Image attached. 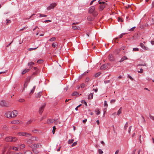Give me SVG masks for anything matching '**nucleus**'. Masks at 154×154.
<instances>
[{"label":"nucleus","mask_w":154,"mask_h":154,"mask_svg":"<svg viewBox=\"0 0 154 154\" xmlns=\"http://www.w3.org/2000/svg\"><path fill=\"white\" fill-rule=\"evenodd\" d=\"M85 86V84L84 83H82L81 85V87L82 88H84Z\"/></svg>","instance_id":"obj_50"},{"label":"nucleus","mask_w":154,"mask_h":154,"mask_svg":"<svg viewBox=\"0 0 154 154\" xmlns=\"http://www.w3.org/2000/svg\"><path fill=\"white\" fill-rule=\"evenodd\" d=\"M42 95V92H38L37 94L36 95V97H40Z\"/></svg>","instance_id":"obj_26"},{"label":"nucleus","mask_w":154,"mask_h":154,"mask_svg":"<svg viewBox=\"0 0 154 154\" xmlns=\"http://www.w3.org/2000/svg\"><path fill=\"white\" fill-rule=\"evenodd\" d=\"M99 3L100 4H101L99 8V10L100 11H102L105 7V5H104L105 2H100Z\"/></svg>","instance_id":"obj_5"},{"label":"nucleus","mask_w":154,"mask_h":154,"mask_svg":"<svg viewBox=\"0 0 154 154\" xmlns=\"http://www.w3.org/2000/svg\"><path fill=\"white\" fill-rule=\"evenodd\" d=\"M34 64H34V63L33 62H29L28 63V65L29 66H31V65H34Z\"/></svg>","instance_id":"obj_37"},{"label":"nucleus","mask_w":154,"mask_h":154,"mask_svg":"<svg viewBox=\"0 0 154 154\" xmlns=\"http://www.w3.org/2000/svg\"><path fill=\"white\" fill-rule=\"evenodd\" d=\"M127 59H128L127 57L125 56H124L119 61V62H122L124 60H127Z\"/></svg>","instance_id":"obj_16"},{"label":"nucleus","mask_w":154,"mask_h":154,"mask_svg":"<svg viewBox=\"0 0 154 154\" xmlns=\"http://www.w3.org/2000/svg\"><path fill=\"white\" fill-rule=\"evenodd\" d=\"M115 101V100L114 99H112L110 100V103H112L114 102Z\"/></svg>","instance_id":"obj_62"},{"label":"nucleus","mask_w":154,"mask_h":154,"mask_svg":"<svg viewBox=\"0 0 154 154\" xmlns=\"http://www.w3.org/2000/svg\"><path fill=\"white\" fill-rule=\"evenodd\" d=\"M32 122V120L31 119L29 120V121H28L27 122V124H30Z\"/></svg>","instance_id":"obj_58"},{"label":"nucleus","mask_w":154,"mask_h":154,"mask_svg":"<svg viewBox=\"0 0 154 154\" xmlns=\"http://www.w3.org/2000/svg\"><path fill=\"white\" fill-rule=\"evenodd\" d=\"M37 48H38V47H37L34 48H30L28 50L29 51H32V50H34L36 49Z\"/></svg>","instance_id":"obj_41"},{"label":"nucleus","mask_w":154,"mask_h":154,"mask_svg":"<svg viewBox=\"0 0 154 154\" xmlns=\"http://www.w3.org/2000/svg\"><path fill=\"white\" fill-rule=\"evenodd\" d=\"M118 21L119 22H122L123 21L120 18H119L118 20Z\"/></svg>","instance_id":"obj_60"},{"label":"nucleus","mask_w":154,"mask_h":154,"mask_svg":"<svg viewBox=\"0 0 154 154\" xmlns=\"http://www.w3.org/2000/svg\"><path fill=\"white\" fill-rule=\"evenodd\" d=\"M133 51H138L139 49L137 48H133Z\"/></svg>","instance_id":"obj_48"},{"label":"nucleus","mask_w":154,"mask_h":154,"mask_svg":"<svg viewBox=\"0 0 154 154\" xmlns=\"http://www.w3.org/2000/svg\"><path fill=\"white\" fill-rule=\"evenodd\" d=\"M96 113L97 115H98L100 113V112L99 111V110H98L96 111Z\"/></svg>","instance_id":"obj_53"},{"label":"nucleus","mask_w":154,"mask_h":154,"mask_svg":"<svg viewBox=\"0 0 154 154\" xmlns=\"http://www.w3.org/2000/svg\"><path fill=\"white\" fill-rule=\"evenodd\" d=\"M18 146L20 149H22L25 147V145L24 144H18Z\"/></svg>","instance_id":"obj_10"},{"label":"nucleus","mask_w":154,"mask_h":154,"mask_svg":"<svg viewBox=\"0 0 154 154\" xmlns=\"http://www.w3.org/2000/svg\"><path fill=\"white\" fill-rule=\"evenodd\" d=\"M109 80H105L104 81V82L105 84H107L109 83Z\"/></svg>","instance_id":"obj_59"},{"label":"nucleus","mask_w":154,"mask_h":154,"mask_svg":"<svg viewBox=\"0 0 154 154\" xmlns=\"http://www.w3.org/2000/svg\"><path fill=\"white\" fill-rule=\"evenodd\" d=\"M47 16V15H46L43 14H40V17H46Z\"/></svg>","instance_id":"obj_51"},{"label":"nucleus","mask_w":154,"mask_h":154,"mask_svg":"<svg viewBox=\"0 0 154 154\" xmlns=\"http://www.w3.org/2000/svg\"><path fill=\"white\" fill-rule=\"evenodd\" d=\"M56 6V4L53 3L50 4V5L48 7L47 9L48 10H50L54 8Z\"/></svg>","instance_id":"obj_8"},{"label":"nucleus","mask_w":154,"mask_h":154,"mask_svg":"<svg viewBox=\"0 0 154 154\" xmlns=\"http://www.w3.org/2000/svg\"><path fill=\"white\" fill-rule=\"evenodd\" d=\"M24 136L28 137L31 136V134L27 133L24 132Z\"/></svg>","instance_id":"obj_19"},{"label":"nucleus","mask_w":154,"mask_h":154,"mask_svg":"<svg viewBox=\"0 0 154 154\" xmlns=\"http://www.w3.org/2000/svg\"><path fill=\"white\" fill-rule=\"evenodd\" d=\"M93 93H91L88 96V99H91L93 98Z\"/></svg>","instance_id":"obj_17"},{"label":"nucleus","mask_w":154,"mask_h":154,"mask_svg":"<svg viewBox=\"0 0 154 154\" xmlns=\"http://www.w3.org/2000/svg\"><path fill=\"white\" fill-rule=\"evenodd\" d=\"M5 116L6 117L9 118L13 117L12 112L10 111H8L6 112L5 114Z\"/></svg>","instance_id":"obj_7"},{"label":"nucleus","mask_w":154,"mask_h":154,"mask_svg":"<svg viewBox=\"0 0 154 154\" xmlns=\"http://www.w3.org/2000/svg\"><path fill=\"white\" fill-rule=\"evenodd\" d=\"M6 21H7V22H6L7 24L11 22L10 20H8V19H6Z\"/></svg>","instance_id":"obj_56"},{"label":"nucleus","mask_w":154,"mask_h":154,"mask_svg":"<svg viewBox=\"0 0 154 154\" xmlns=\"http://www.w3.org/2000/svg\"><path fill=\"white\" fill-rule=\"evenodd\" d=\"M87 20L89 21H92L94 19V18H93L91 17L90 16H88V17H87Z\"/></svg>","instance_id":"obj_31"},{"label":"nucleus","mask_w":154,"mask_h":154,"mask_svg":"<svg viewBox=\"0 0 154 154\" xmlns=\"http://www.w3.org/2000/svg\"><path fill=\"white\" fill-rule=\"evenodd\" d=\"M54 120L53 119H48L47 121V123L48 124H50L53 123L54 122Z\"/></svg>","instance_id":"obj_14"},{"label":"nucleus","mask_w":154,"mask_h":154,"mask_svg":"<svg viewBox=\"0 0 154 154\" xmlns=\"http://www.w3.org/2000/svg\"><path fill=\"white\" fill-rule=\"evenodd\" d=\"M46 105V104L45 103H43V104H42L41 107H40L39 110V112L40 114H41L42 113V112L43 111L44 108L45 106Z\"/></svg>","instance_id":"obj_6"},{"label":"nucleus","mask_w":154,"mask_h":154,"mask_svg":"<svg viewBox=\"0 0 154 154\" xmlns=\"http://www.w3.org/2000/svg\"><path fill=\"white\" fill-rule=\"evenodd\" d=\"M73 139L69 140L68 141V143L69 144H70L72 143L74 141Z\"/></svg>","instance_id":"obj_35"},{"label":"nucleus","mask_w":154,"mask_h":154,"mask_svg":"<svg viewBox=\"0 0 154 154\" xmlns=\"http://www.w3.org/2000/svg\"><path fill=\"white\" fill-rule=\"evenodd\" d=\"M29 69H24L23 72H22V74H23L26 73V72L29 71Z\"/></svg>","instance_id":"obj_21"},{"label":"nucleus","mask_w":154,"mask_h":154,"mask_svg":"<svg viewBox=\"0 0 154 154\" xmlns=\"http://www.w3.org/2000/svg\"><path fill=\"white\" fill-rule=\"evenodd\" d=\"M4 135V134L3 133H2V134H0V138H1Z\"/></svg>","instance_id":"obj_63"},{"label":"nucleus","mask_w":154,"mask_h":154,"mask_svg":"<svg viewBox=\"0 0 154 154\" xmlns=\"http://www.w3.org/2000/svg\"><path fill=\"white\" fill-rule=\"evenodd\" d=\"M141 118H142V122H145V120L144 117L142 116Z\"/></svg>","instance_id":"obj_49"},{"label":"nucleus","mask_w":154,"mask_h":154,"mask_svg":"<svg viewBox=\"0 0 154 154\" xmlns=\"http://www.w3.org/2000/svg\"><path fill=\"white\" fill-rule=\"evenodd\" d=\"M43 61V60H39L37 61V63H42Z\"/></svg>","instance_id":"obj_36"},{"label":"nucleus","mask_w":154,"mask_h":154,"mask_svg":"<svg viewBox=\"0 0 154 154\" xmlns=\"http://www.w3.org/2000/svg\"><path fill=\"white\" fill-rule=\"evenodd\" d=\"M24 154H32V153L31 151L28 150L25 152Z\"/></svg>","instance_id":"obj_22"},{"label":"nucleus","mask_w":154,"mask_h":154,"mask_svg":"<svg viewBox=\"0 0 154 154\" xmlns=\"http://www.w3.org/2000/svg\"><path fill=\"white\" fill-rule=\"evenodd\" d=\"M19 123V121L18 120H14L11 122V123L14 124H18Z\"/></svg>","instance_id":"obj_18"},{"label":"nucleus","mask_w":154,"mask_h":154,"mask_svg":"<svg viewBox=\"0 0 154 154\" xmlns=\"http://www.w3.org/2000/svg\"><path fill=\"white\" fill-rule=\"evenodd\" d=\"M33 142V141L32 140L31 137L30 139H29L27 141V143L28 144H30L32 143Z\"/></svg>","instance_id":"obj_12"},{"label":"nucleus","mask_w":154,"mask_h":154,"mask_svg":"<svg viewBox=\"0 0 154 154\" xmlns=\"http://www.w3.org/2000/svg\"><path fill=\"white\" fill-rule=\"evenodd\" d=\"M95 7L94 6H91L89 10V12L90 13L92 14L94 16H96L98 15L97 12L95 10Z\"/></svg>","instance_id":"obj_1"},{"label":"nucleus","mask_w":154,"mask_h":154,"mask_svg":"<svg viewBox=\"0 0 154 154\" xmlns=\"http://www.w3.org/2000/svg\"><path fill=\"white\" fill-rule=\"evenodd\" d=\"M3 129H5L6 130H7V128L6 125H4L2 127Z\"/></svg>","instance_id":"obj_44"},{"label":"nucleus","mask_w":154,"mask_h":154,"mask_svg":"<svg viewBox=\"0 0 154 154\" xmlns=\"http://www.w3.org/2000/svg\"><path fill=\"white\" fill-rule=\"evenodd\" d=\"M152 23L154 24V16L153 15L152 17Z\"/></svg>","instance_id":"obj_46"},{"label":"nucleus","mask_w":154,"mask_h":154,"mask_svg":"<svg viewBox=\"0 0 154 154\" xmlns=\"http://www.w3.org/2000/svg\"><path fill=\"white\" fill-rule=\"evenodd\" d=\"M36 149H32V151H33V152L35 154H37L38 153V152Z\"/></svg>","instance_id":"obj_27"},{"label":"nucleus","mask_w":154,"mask_h":154,"mask_svg":"<svg viewBox=\"0 0 154 154\" xmlns=\"http://www.w3.org/2000/svg\"><path fill=\"white\" fill-rule=\"evenodd\" d=\"M143 71V70L142 69H140V71H138L137 72L138 73H142Z\"/></svg>","instance_id":"obj_47"},{"label":"nucleus","mask_w":154,"mask_h":154,"mask_svg":"<svg viewBox=\"0 0 154 154\" xmlns=\"http://www.w3.org/2000/svg\"><path fill=\"white\" fill-rule=\"evenodd\" d=\"M108 68L107 65L105 64H103L100 67V69L102 70H104Z\"/></svg>","instance_id":"obj_11"},{"label":"nucleus","mask_w":154,"mask_h":154,"mask_svg":"<svg viewBox=\"0 0 154 154\" xmlns=\"http://www.w3.org/2000/svg\"><path fill=\"white\" fill-rule=\"evenodd\" d=\"M109 58L110 61L113 60V56L112 54H109Z\"/></svg>","instance_id":"obj_25"},{"label":"nucleus","mask_w":154,"mask_h":154,"mask_svg":"<svg viewBox=\"0 0 154 154\" xmlns=\"http://www.w3.org/2000/svg\"><path fill=\"white\" fill-rule=\"evenodd\" d=\"M104 106L106 107H107L108 106V105L107 103V102L106 101H104Z\"/></svg>","instance_id":"obj_52"},{"label":"nucleus","mask_w":154,"mask_h":154,"mask_svg":"<svg viewBox=\"0 0 154 154\" xmlns=\"http://www.w3.org/2000/svg\"><path fill=\"white\" fill-rule=\"evenodd\" d=\"M149 116H150V117L151 118V119L153 120H154V116H152L151 115H150Z\"/></svg>","instance_id":"obj_61"},{"label":"nucleus","mask_w":154,"mask_h":154,"mask_svg":"<svg viewBox=\"0 0 154 154\" xmlns=\"http://www.w3.org/2000/svg\"><path fill=\"white\" fill-rule=\"evenodd\" d=\"M53 129L52 130V133L53 134H54L55 132V130L56 129V127L55 126H54L53 127Z\"/></svg>","instance_id":"obj_38"},{"label":"nucleus","mask_w":154,"mask_h":154,"mask_svg":"<svg viewBox=\"0 0 154 154\" xmlns=\"http://www.w3.org/2000/svg\"><path fill=\"white\" fill-rule=\"evenodd\" d=\"M81 104H80L79 105H78V106H77L75 108V109L77 111L78 110V108H79V107L81 106Z\"/></svg>","instance_id":"obj_55"},{"label":"nucleus","mask_w":154,"mask_h":154,"mask_svg":"<svg viewBox=\"0 0 154 154\" xmlns=\"http://www.w3.org/2000/svg\"><path fill=\"white\" fill-rule=\"evenodd\" d=\"M72 28L73 29H79L80 27L78 26H73L72 27Z\"/></svg>","instance_id":"obj_24"},{"label":"nucleus","mask_w":154,"mask_h":154,"mask_svg":"<svg viewBox=\"0 0 154 154\" xmlns=\"http://www.w3.org/2000/svg\"><path fill=\"white\" fill-rule=\"evenodd\" d=\"M24 101V100L23 99H19V101L20 102H23Z\"/></svg>","instance_id":"obj_54"},{"label":"nucleus","mask_w":154,"mask_h":154,"mask_svg":"<svg viewBox=\"0 0 154 154\" xmlns=\"http://www.w3.org/2000/svg\"><path fill=\"white\" fill-rule=\"evenodd\" d=\"M42 145L40 143H37L35 144H33L30 147L33 149H39L42 147Z\"/></svg>","instance_id":"obj_3"},{"label":"nucleus","mask_w":154,"mask_h":154,"mask_svg":"<svg viewBox=\"0 0 154 154\" xmlns=\"http://www.w3.org/2000/svg\"><path fill=\"white\" fill-rule=\"evenodd\" d=\"M122 113V111L120 110H119L117 112V114L118 115H119L120 114Z\"/></svg>","instance_id":"obj_45"},{"label":"nucleus","mask_w":154,"mask_h":154,"mask_svg":"<svg viewBox=\"0 0 154 154\" xmlns=\"http://www.w3.org/2000/svg\"><path fill=\"white\" fill-rule=\"evenodd\" d=\"M0 105L2 106L8 107L9 105L8 103L5 100H2L0 103Z\"/></svg>","instance_id":"obj_4"},{"label":"nucleus","mask_w":154,"mask_h":154,"mask_svg":"<svg viewBox=\"0 0 154 154\" xmlns=\"http://www.w3.org/2000/svg\"><path fill=\"white\" fill-rule=\"evenodd\" d=\"M57 45V43L56 42L53 43L52 44V47L53 48L56 47Z\"/></svg>","instance_id":"obj_33"},{"label":"nucleus","mask_w":154,"mask_h":154,"mask_svg":"<svg viewBox=\"0 0 154 154\" xmlns=\"http://www.w3.org/2000/svg\"><path fill=\"white\" fill-rule=\"evenodd\" d=\"M29 82V80H27L26 81V82H25V83L24 84V88H23V90H24L25 88H26Z\"/></svg>","instance_id":"obj_15"},{"label":"nucleus","mask_w":154,"mask_h":154,"mask_svg":"<svg viewBox=\"0 0 154 154\" xmlns=\"http://www.w3.org/2000/svg\"><path fill=\"white\" fill-rule=\"evenodd\" d=\"M98 152L99 154H102L103 153V151L100 149H98Z\"/></svg>","instance_id":"obj_39"},{"label":"nucleus","mask_w":154,"mask_h":154,"mask_svg":"<svg viewBox=\"0 0 154 154\" xmlns=\"http://www.w3.org/2000/svg\"><path fill=\"white\" fill-rule=\"evenodd\" d=\"M24 132H22L18 133L17 134L18 135L21 136H24Z\"/></svg>","instance_id":"obj_23"},{"label":"nucleus","mask_w":154,"mask_h":154,"mask_svg":"<svg viewBox=\"0 0 154 154\" xmlns=\"http://www.w3.org/2000/svg\"><path fill=\"white\" fill-rule=\"evenodd\" d=\"M33 141H37L38 140V138L36 137H31Z\"/></svg>","instance_id":"obj_28"},{"label":"nucleus","mask_w":154,"mask_h":154,"mask_svg":"<svg viewBox=\"0 0 154 154\" xmlns=\"http://www.w3.org/2000/svg\"><path fill=\"white\" fill-rule=\"evenodd\" d=\"M78 94L79 93L75 91L73 93H72V96H75Z\"/></svg>","instance_id":"obj_32"},{"label":"nucleus","mask_w":154,"mask_h":154,"mask_svg":"<svg viewBox=\"0 0 154 154\" xmlns=\"http://www.w3.org/2000/svg\"><path fill=\"white\" fill-rule=\"evenodd\" d=\"M140 46L144 50H148L149 49L148 48L146 47L142 43H140Z\"/></svg>","instance_id":"obj_9"},{"label":"nucleus","mask_w":154,"mask_h":154,"mask_svg":"<svg viewBox=\"0 0 154 154\" xmlns=\"http://www.w3.org/2000/svg\"><path fill=\"white\" fill-rule=\"evenodd\" d=\"M13 117H16L17 114V112L16 110H14L12 112Z\"/></svg>","instance_id":"obj_13"},{"label":"nucleus","mask_w":154,"mask_h":154,"mask_svg":"<svg viewBox=\"0 0 154 154\" xmlns=\"http://www.w3.org/2000/svg\"><path fill=\"white\" fill-rule=\"evenodd\" d=\"M35 87H36L35 86H33V88L31 90V91H30V94H32L34 92V91L35 90Z\"/></svg>","instance_id":"obj_20"},{"label":"nucleus","mask_w":154,"mask_h":154,"mask_svg":"<svg viewBox=\"0 0 154 154\" xmlns=\"http://www.w3.org/2000/svg\"><path fill=\"white\" fill-rule=\"evenodd\" d=\"M100 73H96L95 75V76L96 77H97L100 75Z\"/></svg>","instance_id":"obj_42"},{"label":"nucleus","mask_w":154,"mask_h":154,"mask_svg":"<svg viewBox=\"0 0 154 154\" xmlns=\"http://www.w3.org/2000/svg\"><path fill=\"white\" fill-rule=\"evenodd\" d=\"M120 51V50L117 49L115 51H114V53L116 54H117L119 53Z\"/></svg>","instance_id":"obj_30"},{"label":"nucleus","mask_w":154,"mask_h":154,"mask_svg":"<svg viewBox=\"0 0 154 154\" xmlns=\"http://www.w3.org/2000/svg\"><path fill=\"white\" fill-rule=\"evenodd\" d=\"M12 149L14 150L17 151L18 150V148L16 147H13Z\"/></svg>","instance_id":"obj_43"},{"label":"nucleus","mask_w":154,"mask_h":154,"mask_svg":"<svg viewBox=\"0 0 154 154\" xmlns=\"http://www.w3.org/2000/svg\"><path fill=\"white\" fill-rule=\"evenodd\" d=\"M128 122H127L126 124H125L124 126V129L125 130H126L127 128L128 127Z\"/></svg>","instance_id":"obj_34"},{"label":"nucleus","mask_w":154,"mask_h":154,"mask_svg":"<svg viewBox=\"0 0 154 154\" xmlns=\"http://www.w3.org/2000/svg\"><path fill=\"white\" fill-rule=\"evenodd\" d=\"M119 152V150H117L115 152V154H118Z\"/></svg>","instance_id":"obj_64"},{"label":"nucleus","mask_w":154,"mask_h":154,"mask_svg":"<svg viewBox=\"0 0 154 154\" xmlns=\"http://www.w3.org/2000/svg\"><path fill=\"white\" fill-rule=\"evenodd\" d=\"M82 103H84L85 105L86 106L87 105V103L84 100H83L82 101Z\"/></svg>","instance_id":"obj_57"},{"label":"nucleus","mask_w":154,"mask_h":154,"mask_svg":"<svg viewBox=\"0 0 154 154\" xmlns=\"http://www.w3.org/2000/svg\"><path fill=\"white\" fill-rule=\"evenodd\" d=\"M77 142H74L72 143V145L71 146L73 147V146H75V145H76L77 144Z\"/></svg>","instance_id":"obj_40"},{"label":"nucleus","mask_w":154,"mask_h":154,"mask_svg":"<svg viewBox=\"0 0 154 154\" xmlns=\"http://www.w3.org/2000/svg\"><path fill=\"white\" fill-rule=\"evenodd\" d=\"M56 38L54 37H53L49 40V41L50 42H54L56 40Z\"/></svg>","instance_id":"obj_29"},{"label":"nucleus","mask_w":154,"mask_h":154,"mask_svg":"<svg viewBox=\"0 0 154 154\" xmlns=\"http://www.w3.org/2000/svg\"><path fill=\"white\" fill-rule=\"evenodd\" d=\"M17 140V137L11 136L8 137L5 139V140L7 142H15Z\"/></svg>","instance_id":"obj_2"}]
</instances>
